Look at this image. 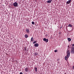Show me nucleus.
I'll return each mask as SVG.
<instances>
[{"mask_svg": "<svg viewBox=\"0 0 74 74\" xmlns=\"http://www.w3.org/2000/svg\"><path fill=\"white\" fill-rule=\"evenodd\" d=\"M67 56H65V59L67 61V59H69V58L70 57V52L69 50H67Z\"/></svg>", "mask_w": 74, "mask_h": 74, "instance_id": "1", "label": "nucleus"}, {"mask_svg": "<svg viewBox=\"0 0 74 74\" xmlns=\"http://www.w3.org/2000/svg\"><path fill=\"white\" fill-rule=\"evenodd\" d=\"M13 6H14V7H18V3L16 2H15L14 3H13Z\"/></svg>", "mask_w": 74, "mask_h": 74, "instance_id": "2", "label": "nucleus"}, {"mask_svg": "<svg viewBox=\"0 0 74 74\" xmlns=\"http://www.w3.org/2000/svg\"><path fill=\"white\" fill-rule=\"evenodd\" d=\"M25 72H28V71H29V68L28 67H26L25 68Z\"/></svg>", "mask_w": 74, "mask_h": 74, "instance_id": "3", "label": "nucleus"}, {"mask_svg": "<svg viewBox=\"0 0 74 74\" xmlns=\"http://www.w3.org/2000/svg\"><path fill=\"white\" fill-rule=\"evenodd\" d=\"M71 1V0H69L68 1H67L66 3V4H69L70 3V2Z\"/></svg>", "mask_w": 74, "mask_h": 74, "instance_id": "4", "label": "nucleus"}, {"mask_svg": "<svg viewBox=\"0 0 74 74\" xmlns=\"http://www.w3.org/2000/svg\"><path fill=\"white\" fill-rule=\"evenodd\" d=\"M71 53L72 54H74V51H73V50L72 49H71Z\"/></svg>", "mask_w": 74, "mask_h": 74, "instance_id": "5", "label": "nucleus"}, {"mask_svg": "<svg viewBox=\"0 0 74 74\" xmlns=\"http://www.w3.org/2000/svg\"><path fill=\"white\" fill-rule=\"evenodd\" d=\"M52 0H49L47 1V3H51L52 2Z\"/></svg>", "mask_w": 74, "mask_h": 74, "instance_id": "6", "label": "nucleus"}, {"mask_svg": "<svg viewBox=\"0 0 74 74\" xmlns=\"http://www.w3.org/2000/svg\"><path fill=\"white\" fill-rule=\"evenodd\" d=\"M34 47H37L38 46V43H36L34 45Z\"/></svg>", "mask_w": 74, "mask_h": 74, "instance_id": "7", "label": "nucleus"}, {"mask_svg": "<svg viewBox=\"0 0 74 74\" xmlns=\"http://www.w3.org/2000/svg\"><path fill=\"white\" fill-rule=\"evenodd\" d=\"M26 31L28 33H29V29H26Z\"/></svg>", "mask_w": 74, "mask_h": 74, "instance_id": "8", "label": "nucleus"}, {"mask_svg": "<svg viewBox=\"0 0 74 74\" xmlns=\"http://www.w3.org/2000/svg\"><path fill=\"white\" fill-rule=\"evenodd\" d=\"M25 38H28V37H29V36L27 35V34H25Z\"/></svg>", "mask_w": 74, "mask_h": 74, "instance_id": "9", "label": "nucleus"}, {"mask_svg": "<svg viewBox=\"0 0 74 74\" xmlns=\"http://www.w3.org/2000/svg\"><path fill=\"white\" fill-rule=\"evenodd\" d=\"M68 40L69 41H71V39L70 38H67Z\"/></svg>", "mask_w": 74, "mask_h": 74, "instance_id": "10", "label": "nucleus"}, {"mask_svg": "<svg viewBox=\"0 0 74 74\" xmlns=\"http://www.w3.org/2000/svg\"><path fill=\"white\" fill-rule=\"evenodd\" d=\"M31 41H34V38L33 37H32L31 40Z\"/></svg>", "mask_w": 74, "mask_h": 74, "instance_id": "11", "label": "nucleus"}, {"mask_svg": "<svg viewBox=\"0 0 74 74\" xmlns=\"http://www.w3.org/2000/svg\"><path fill=\"white\" fill-rule=\"evenodd\" d=\"M34 69L36 72H37V67H35Z\"/></svg>", "mask_w": 74, "mask_h": 74, "instance_id": "12", "label": "nucleus"}, {"mask_svg": "<svg viewBox=\"0 0 74 74\" xmlns=\"http://www.w3.org/2000/svg\"><path fill=\"white\" fill-rule=\"evenodd\" d=\"M68 27H72V26L71 25L69 24V25L68 26Z\"/></svg>", "mask_w": 74, "mask_h": 74, "instance_id": "13", "label": "nucleus"}, {"mask_svg": "<svg viewBox=\"0 0 74 74\" xmlns=\"http://www.w3.org/2000/svg\"><path fill=\"white\" fill-rule=\"evenodd\" d=\"M46 42H48V39H46V40H45Z\"/></svg>", "mask_w": 74, "mask_h": 74, "instance_id": "14", "label": "nucleus"}, {"mask_svg": "<svg viewBox=\"0 0 74 74\" xmlns=\"http://www.w3.org/2000/svg\"><path fill=\"white\" fill-rule=\"evenodd\" d=\"M71 48L72 50H73V51H74V47H72Z\"/></svg>", "mask_w": 74, "mask_h": 74, "instance_id": "15", "label": "nucleus"}, {"mask_svg": "<svg viewBox=\"0 0 74 74\" xmlns=\"http://www.w3.org/2000/svg\"><path fill=\"white\" fill-rule=\"evenodd\" d=\"M32 25H34V22H33V21H32Z\"/></svg>", "mask_w": 74, "mask_h": 74, "instance_id": "16", "label": "nucleus"}, {"mask_svg": "<svg viewBox=\"0 0 74 74\" xmlns=\"http://www.w3.org/2000/svg\"><path fill=\"white\" fill-rule=\"evenodd\" d=\"M37 55H38V53H35V56H37Z\"/></svg>", "mask_w": 74, "mask_h": 74, "instance_id": "17", "label": "nucleus"}, {"mask_svg": "<svg viewBox=\"0 0 74 74\" xmlns=\"http://www.w3.org/2000/svg\"><path fill=\"white\" fill-rule=\"evenodd\" d=\"M46 39H46V38H44L43 39V41H46Z\"/></svg>", "mask_w": 74, "mask_h": 74, "instance_id": "18", "label": "nucleus"}, {"mask_svg": "<svg viewBox=\"0 0 74 74\" xmlns=\"http://www.w3.org/2000/svg\"><path fill=\"white\" fill-rule=\"evenodd\" d=\"M36 43V41H35L34 42L33 44H35Z\"/></svg>", "mask_w": 74, "mask_h": 74, "instance_id": "19", "label": "nucleus"}, {"mask_svg": "<svg viewBox=\"0 0 74 74\" xmlns=\"http://www.w3.org/2000/svg\"><path fill=\"white\" fill-rule=\"evenodd\" d=\"M24 49L25 50V51H26V50H27V49H26V48H24Z\"/></svg>", "mask_w": 74, "mask_h": 74, "instance_id": "20", "label": "nucleus"}, {"mask_svg": "<svg viewBox=\"0 0 74 74\" xmlns=\"http://www.w3.org/2000/svg\"><path fill=\"white\" fill-rule=\"evenodd\" d=\"M54 52H57V50H55Z\"/></svg>", "mask_w": 74, "mask_h": 74, "instance_id": "21", "label": "nucleus"}, {"mask_svg": "<svg viewBox=\"0 0 74 74\" xmlns=\"http://www.w3.org/2000/svg\"><path fill=\"white\" fill-rule=\"evenodd\" d=\"M72 45L73 47H74V44H73Z\"/></svg>", "mask_w": 74, "mask_h": 74, "instance_id": "22", "label": "nucleus"}, {"mask_svg": "<svg viewBox=\"0 0 74 74\" xmlns=\"http://www.w3.org/2000/svg\"><path fill=\"white\" fill-rule=\"evenodd\" d=\"M20 74H23V73L22 72H20Z\"/></svg>", "mask_w": 74, "mask_h": 74, "instance_id": "23", "label": "nucleus"}, {"mask_svg": "<svg viewBox=\"0 0 74 74\" xmlns=\"http://www.w3.org/2000/svg\"><path fill=\"white\" fill-rule=\"evenodd\" d=\"M73 69H74V66H73Z\"/></svg>", "mask_w": 74, "mask_h": 74, "instance_id": "24", "label": "nucleus"}, {"mask_svg": "<svg viewBox=\"0 0 74 74\" xmlns=\"http://www.w3.org/2000/svg\"><path fill=\"white\" fill-rule=\"evenodd\" d=\"M68 47H69V46H68Z\"/></svg>", "mask_w": 74, "mask_h": 74, "instance_id": "25", "label": "nucleus"}]
</instances>
